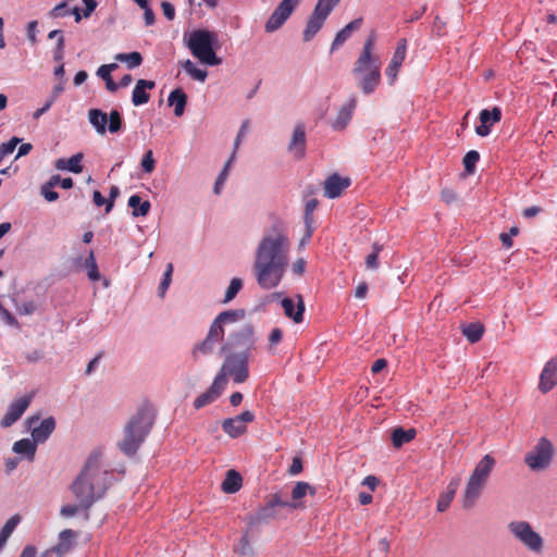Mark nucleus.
I'll list each match as a JSON object with an SVG mask.
<instances>
[{
  "instance_id": "obj_31",
  "label": "nucleus",
  "mask_w": 557,
  "mask_h": 557,
  "mask_svg": "<svg viewBox=\"0 0 557 557\" xmlns=\"http://www.w3.org/2000/svg\"><path fill=\"white\" fill-rule=\"evenodd\" d=\"M458 486H459V479H454L449 482L446 492L443 493L437 500V510L438 511L443 512L449 507L451 500L454 499V497L456 495Z\"/></svg>"
},
{
  "instance_id": "obj_15",
  "label": "nucleus",
  "mask_w": 557,
  "mask_h": 557,
  "mask_svg": "<svg viewBox=\"0 0 557 557\" xmlns=\"http://www.w3.org/2000/svg\"><path fill=\"white\" fill-rule=\"evenodd\" d=\"M34 398V393L24 394L17 398H15L8 408L7 413L3 416L0 421V425L2 428H9L14 424L26 411L29 407L32 400Z\"/></svg>"
},
{
  "instance_id": "obj_60",
  "label": "nucleus",
  "mask_w": 557,
  "mask_h": 557,
  "mask_svg": "<svg viewBox=\"0 0 557 557\" xmlns=\"http://www.w3.org/2000/svg\"><path fill=\"white\" fill-rule=\"evenodd\" d=\"M15 309L18 314L29 315L36 310V306L33 301H26L23 304H16Z\"/></svg>"
},
{
  "instance_id": "obj_29",
  "label": "nucleus",
  "mask_w": 557,
  "mask_h": 557,
  "mask_svg": "<svg viewBox=\"0 0 557 557\" xmlns=\"http://www.w3.org/2000/svg\"><path fill=\"white\" fill-rule=\"evenodd\" d=\"M169 104L174 107V114L175 116L183 115L185 111V107L187 103V96L181 88L174 89L169 98H168Z\"/></svg>"
},
{
  "instance_id": "obj_43",
  "label": "nucleus",
  "mask_w": 557,
  "mask_h": 557,
  "mask_svg": "<svg viewBox=\"0 0 557 557\" xmlns=\"http://www.w3.org/2000/svg\"><path fill=\"white\" fill-rule=\"evenodd\" d=\"M115 60L125 62L128 69L137 67L143 62L141 54L136 51L131 53H119L115 55Z\"/></svg>"
},
{
  "instance_id": "obj_63",
  "label": "nucleus",
  "mask_w": 557,
  "mask_h": 557,
  "mask_svg": "<svg viewBox=\"0 0 557 557\" xmlns=\"http://www.w3.org/2000/svg\"><path fill=\"white\" fill-rule=\"evenodd\" d=\"M83 3L85 5L84 10H83V16L85 18H88L91 13L95 11V9L97 8V1L96 0H83Z\"/></svg>"
},
{
  "instance_id": "obj_61",
  "label": "nucleus",
  "mask_w": 557,
  "mask_h": 557,
  "mask_svg": "<svg viewBox=\"0 0 557 557\" xmlns=\"http://www.w3.org/2000/svg\"><path fill=\"white\" fill-rule=\"evenodd\" d=\"M0 318L8 324V325H11V326H17V322L15 320V318L9 312V310H7L5 308H3L2 306H0Z\"/></svg>"
},
{
  "instance_id": "obj_42",
  "label": "nucleus",
  "mask_w": 557,
  "mask_h": 557,
  "mask_svg": "<svg viewBox=\"0 0 557 557\" xmlns=\"http://www.w3.org/2000/svg\"><path fill=\"white\" fill-rule=\"evenodd\" d=\"M500 117L502 111L497 107H494L491 111L484 109L480 112V122L483 124H487L490 127L495 123H498L500 121Z\"/></svg>"
},
{
  "instance_id": "obj_9",
  "label": "nucleus",
  "mask_w": 557,
  "mask_h": 557,
  "mask_svg": "<svg viewBox=\"0 0 557 557\" xmlns=\"http://www.w3.org/2000/svg\"><path fill=\"white\" fill-rule=\"evenodd\" d=\"M248 358L247 351H237L230 354L213 383H243L248 379Z\"/></svg>"
},
{
  "instance_id": "obj_57",
  "label": "nucleus",
  "mask_w": 557,
  "mask_h": 557,
  "mask_svg": "<svg viewBox=\"0 0 557 557\" xmlns=\"http://www.w3.org/2000/svg\"><path fill=\"white\" fill-rule=\"evenodd\" d=\"M64 47H65V40L63 35H60V37L57 40L55 48L53 49V60L55 62L61 63L64 58Z\"/></svg>"
},
{
  "instance_id": "obj_30",
  "label": "nucleus",
  "mask_w": 557,
  "mask_h": 557,
  "mask_svg": "<svg viewBox=\"0 0 557 557\" xmlns=\"http://www.w3.org/2000/svg\"><path fill=\"white\" fill-rule=\"evenodd\" d=\"M88 120L99 135L107 132L108 115L99 109H91L88 112Z\"/></svg>"
},
{
  "instance_id": "obj_50",
  "label": "nucleus",
  "mask_w": 557,
  "mask_h": 557,
  "mask_svg": "<svg viewBox=\"0 0 557 557\" xmlns=\"http://www.w3.org/2000/svg\"><path fill=\"white\" fill-rule=\"evenodd\" d=\"M81 510H86L84 506H81L79 502H76V504H67L61 507L60 515L63 518H72L76 513H78Z\"/></svg>"
},
{
  "instance_id": "obj_56",
  "label": "nucleus",
  "mask_w": 557,
  "mask_h": 557,
  "mask_svg": "<svg viewBox=\"0 0 557 557\" xmlns=\"http://www.w3.org/2000/svg\"><path fill=\"white\" fill-rule=\"evenodd\" d=\"M381 247L377 245L373 246V251L366 258V265L368 269L376 270L379 268V253H380Z\"/></svg>"
},
{
  "instance_id": "obj_17",
  "label": "nucleus",
  "mask_w": 557,
  "mask_h": 557,
  "mask_svg": "<svg viewBox=\"0 0 557 557\" xmlns=\"http://www.w3.org/2000/svg\"><path fill=\"white\" fill-rule=\"evenodd\" d=\"M280 304L286 318L293 320L295 323L302 322L305 302L300 295L294 298L284 297Z\"/></svg>"
},
{
  "instance_id": "obj_33",
  "label": "nucleus",
  "mask_w": 557,
  "mask_h": 557,
  "mask_svg": "<svg viewBox=\"0 0 557 557\" xmlns=\"http://www.w3.org/2000/svg\"><path fill=\"white\" fill-rule=\"evenodd\" d=\"M20 521L21 517L18 515H14L2 527L0 530V550L5 546L9 537L14 532Z\"/></svg>"
},
{
  "instance_id": "obj_21",
  "label": "nucleus",
  "mask_w": 557,
  "mask_h": 557,
  "mask_svg": "<svg viewBox=\"0 0 557 557\" xmlns=\"http://www.w3.org/2000/svg\"><path fill=\"white\" fill-rule=\"evenodd\" d=\"M154 88V82L139 79L132 94V102L134 106H141L149 101L150 95L147 92L148 89Z\"/></svg>"
},
{
  "instance_id": "obj_22",
  "label": "nucleus",
  "mask_w": 557,
  "mask_h": 557,
  "mask_svg": "<svg viewBox=\"0 0 557 557\" xmlns=\"http://www.w3.org/2000/svg\"><path fill=\"white\" fill-rule=\"evenodd\" d=\"M75 536L76 533L73 530L66 529L61 531L59 534V543L53 546L49 553L53 552L59 557H63L73 547Z\"/></svg>"
},
{
  "instance_id": "obj_51",
  "label": "nucleus",
  "mask_w": 557,
  "mask_h": 557,
  "mask_svg": "<svg viewBox=\"0 0 557 557\" xmlns=\"http://www.w3.org/2000/svg\"><path fill=\"white\" fill-rule=\"evenodd\" d=\"M21 139L17 137H12L9 141L0 145V162L2 159L9 154H11L16 146L20 144Z\"/></svg>"
},
{
  "instance_id": "obj_36",
  "label": "nucleus",
  "mask_w": 557,
  "mask_h": 557,
  "mask_svg": "<svg viewBox=\"0 0 557 557\" xmlns=\"http://www.w3.org/2000/svg\"><path fill=\"white\" fill-rule=\"evenodd\" d=\"M128 206L133 209V216L147 215L151 207L149 201H141V198L138 195H133L129 197Z\"/></svg>"
},
{
  "instance_id": "obj_35",
  "label": "nucleus",
  "mask_w": 557,
  "mask_h": 557,
  "mask_svg": "<svg viewBox=\"0 0 557 557\" xmlns=\"http://www.w3.org/2000/svg\"><path fill=\"white\" fill-rule=\"evenodd\" d=\"M416 436L414 429L404 430L397 428L392 433V442L395 447H401L404 444L409 443Z\"/></svg>"
},
{
  "instance_id": "obj_5",
  "label": "nucleus",
  "mask_w": 557,
  "mask_h": 557,
  "mask_svg": "<svg viewBox=\"0 0 557 557\" xmlns=\"http://www.w3.org/2000/svg\"><path fill=\"white\" fill-rule=\"evenodd\" d=\"M244 315V310H226L219 313L210 325L206 338L194 347V357L211 355L222 343L226 329L238 322Z\"/></svg>"
},
{
  "instance_id": "obj_52",
  "label": "nucleus",
  "mask_w": 557,
  "mask_h": 557,
  "mask_svg": "<svg viewBox=\"0 0 557 557\" xmlns=\"http://www.w3.org/2000/svg\"><path fill=\"white\" fill-rule=\"evenodd\" d=\"M69 1L70 0H64L51 9L48 13L49 17L59 18L69 15L71 13V10H67Z\"/></svg>"
},
{
  "instance_id": "obj_32",
  "label": "nucleus",
  "mask_w": 557,
  "mask_h": 557,
  "mask_svg": "<svg viewBox=\"0 0 557 557\" xmlns=\"http://www.w3.org/2000/svg\"><path fill=\"white\" fill-rule=\"evenodd\" d=\"M243 479L235 470H228L225 479L222 482V490L224 493L233 494L240 490Z\"/></svg>"
},
{
  "instance_id": "obj_40",
  "label": "nucleus",
  "mask_w": 557,
  "mask_h": 557,
  "mask_svg": "<svg viewBox=\"0 0 557 557\" xmlns=\"http://www.w3.org/2000/svg\"><path fill=\"white\" fill-rule=\"evenodd\" d=\"M58 184L59 175H52L50 180L41 186L40 193L47 201L52 202L59 199V194L52 190Z\"/></svg>"
},
{
  "instance_id": "obj_27",
  "label": "nucleus",
  "mask_w": 557,
  "mask_h": 557,
  "mask_svg": "<svg viewBox=\"0 0 557 557\" xmlns=\"http://www.w3.org/2000/svg\"><path fill=\"white\" fill-rule=\"evenodd\" d=\"M12 449H13L14 453H16L18 455H23L29 461H32L35 458V454H36V449H37V444L33 440L23 438V440H20L17 442H15L13 444Z\"/></svg>"
},
{
  "instance_id": "obj_25",
  "label": "nucleus",
  "mask_w": 557,
  "mask_h": 557,
  "mask_svg": "<svg viewBox=\"0 0 557 557\" xmlns=\"http://www.w3.org/2000/svg\"><path fill=\"white\" fill-rule=\"evenodd\" d=\"M318 206V201L315 199H310L306 202V211H305V225H306V234L300 240V245H306L310 237L312 236L314 226H313V216L312 212L315 210Z\"/></svg>"
},
{
  "instance_id": "obj_28",
  "label": "nucleus",
  "mask_w": 557,
  "mask_h": 557,
  "mask_svg": "<svg viewBox=\"0 0 557 557\" xmlns=\"http://www.w3.org/2000/svg\"><path fill=\"white\" fill-rule=\"evenodd\" d=\"M222 392H223L222 385H211L207 392H205L203 394H201L200 396H198L195 399V403H194L195 408L200 409V408L213 403L215 399H218L220 397Z\"/></svg>"
},
{
  "instance_id": "obj_59",
  "label": "nucleus",
  "mask_w": 557,
  "mask_h": 557,
  "mask_svg": "<svg viewBox=\"0 0 557 557\" xmlns=\"http://www.w3.org/2000/svg\"><path fill=\"white\" fill-rule=\"evenodd\" d=\"M92 198H94V202L100 207L102 205H106V212H110L113 208V201L112 200H107L100 191L98 190H95L94 194H92Z\"/></svg>"
},
{
  "instance_id": "obj_49",
  "label": "nucleus",
  "mask_w": 557,
  "mask_h": 557,
  "mask_svg": "<svg viewBox=\"0 0 557 557\" xmlns=\"http://www.w3.org/2000/svg\"><path fill=\"white\" fill-rule=\"evenodd\" d=\"M479 159H480V154L478 151L471 150V151L467 152L462 160L465 170L470 174L473 173L475 163L479 161Z\"/></svg>"
},
{
  "instance_id": "obj_10",
  "label": "nucleus",
  "mask_w": 557,
  "mask_h": 557,
  "mask_svg": "<svg viewBox=\"0 0 557 557\" xmlns=\"http://www.w3.org/2000/svg\"><path fill=\"white\" fill-rule=\"evenodd\" d=\"M555 455V448L550 440L542 436L535 445L524 455V463L531 471H544L550 467Z\"/></svg>"
},
{
  "instance_id": "obj_23",
  "label": "nucleus",
  "mask_w": 557,
  "mask_h": 557,
  "mask_svg": "<svg viewBox=\"0 0 557 557\" xmlns=\"http://www.w3.org/2000/svg\"><path fill=\"white\" fill-rule=\"evenodd\" d=\"M84 156L82 152H78L72 156L70 159H57L54 162V168L59 171H70L73 173H81L83 171L82 160Z\"/></svg>"
},
{
  "instance_id": "obj_24",
  "label": "nucleus",
  "mask_w": 557,
  "mask_h": 557,
  "mask_svg": "<svg viewBox=\"0 0 557 557\" xmlns=\"http://www.w3.org/2000/svg\"><path fill=\"white\" fill-rule=\"evenodd\" d=\"M362 25V18L359 17V18H356L354 21H351L350 23H348L343 29H341L333 42H332V51L339 48L342 45H344V42L351 36L352 32L355 30H358Z\"/></svg>"
},
{
  "instance_id": "obj_11",
  "label": "nucleus",
  "mask_w": 557,
  "mask_h": 557,
  "mask_svg": "<svg viewBox=\"0 0 557 557\" xmlns=\"http://www.w3.org/2000/svg\"><path fill=\"white\" fill-rule=\"evenodd\" d=\"M338 2L339 0H318L302 30V40L305 42H309L314 38Z\"/></svg>"
},
{
  "instance_id": "obj_39",
  "label": "nucleus",
  "mask_w": 557,
  "mask_h": 557,
  "mask_svg": "<svg viewBox=\"0 0 557 557\" xmlns=\"http://www.w3.org/2000/svg\"><path fill=\"white\" fill-rule=\"evenodd\" d=\"M235 158H236L235 151H233L231 157H230V159L224 164L221 173L219 174V176H218V178H216V181L214 183L213 193L215 195H220L221 194L223 185H224L225 181L227 180L230 169H231L233 162L235 161Z\"/></svg>"
},
{
  "instance_id": "obj_45",
  "label": "nucleus",
  "mask_w": 557,
  "mask_h": 557,
  "mask_svg": "<svg viewBox=\"0 0 557 557\" xmlns=\"http://www.w3.org/2000/svg\"><path fill=\"white\" fill-rule=\"evenodd\" d=\"M85 268L87 270V276L91 281H98L100 278V273L98 271V265L96 263L94 251H89L87 258L85 259Z\"/></svg>"
},
{
  "instance_id": "obj_16",
  "label": "nucleus",
  "mask_w": 557,
  "mask_h": 557,
  "mask_svg": "<svg viewBox=\"0 0 557 557\" xmlns=\"http://www.w3.org/2000/svg\"><path fill=\"white\" fill-rule=\"evenodd\" d=\"M306 126L304 123H297L290 134V138L287 145L288 153L296 160H301L306 156Z\"/></svg>"
},
{
  "instance_id": "obj_38",
  "label": "nucleus",
  "mask_w": 557,
  "mask_h": 557,
  "mask_svg": "<svg viewBox=\"0 0 557 557\" xmlns=\"http://www.w3.org/2000/svg\"><path fill=\"white\" fill-rule=\"evenodd\" d=\"M310 492L311 494L314 493V488L311 487L306 482H297L295 487L292 491V500L289 503H294L295 509L301 507L300 499L307 495V493Z\"/></svg>"
},
{
  "instance_id": "obj_64",
  "label": "nucleus",
  "mask_w": 557,
  "mask_h": 557,
  "mask_svg": "<svg viewBox=\"0 0 557 557\" xmlns=\"http://www.w3.org/2000/svg\"><path fill=\"white\" fill-rule=\"evenodd\" d=\"M305 270H306V261L302 258L297 259L292 264V271L296 275H302L305 273Z\"/></svg>"
},
{
  "instance_id": "obj_20",
  "label": "nucleus",
  "mask_w": 557,
  "mask_h": 557,
  "mask_svg": "<svg viewBox=\"0 0 557 557\" xmlns=\"http://www.w3.org/2000/svg\"><path fill=\"white\" fill-rule=\"evenodd\" d=\"M350 185L348 177H342L337 174L329 176L324 182V194L327 198L339 197L342 191Z\"/></svg>"
},
{
  "instance_id": "obj_6",
  "label": "nucleus",
  "mask_w": 557,
  "mask_h": 557,
  "mask_svg": "<svg viewBox=\"0 0 557 557\" xmlns=\"http://www.w3.org/2000/svg\"><path fill=\"white\" fill-rule=\"evenodd\" d=\"M496 465L495 458L486 454L475 465L472 473L470 474L462 495V506L471 508L476 499L482 494L487 480L493 472Z\"/></svg>"
},
{
  "instance_id": "obj_2",
  "label": "nucleus",
  "mask_w": 557,
  "mask_h": 557,
  "mask_svg": "<svg viewBox=\"0 0 557 557\" xmlns=\"http://www.w3.org/2000/svg\"><path fill=\"white\" fill-rule=\"evenodd\" d=\"M113 479L112 472L100 465V454L92 453L81 473L71 484L70 490L76 502L84 506L86 511L100 499Z\"/></svg>"
},
{
  "instance_id": "obj_37",
  "label": "nucleus",
  "mask_w": 557,
  "mask_h": 557,
  "mask_svg": "<svg viewBox=\"0 0 557 557\" xmlns=\"http://www.w3.org/2000/svg\"><path fill=\"white\" fill-rule=\"evenodd\" d=\"M223 431L231 437H237L246 432L247 426L243 425L239 420L230 418L222 423Z\"/></svg>"
},
{
  "instance_id": "obj_46",
  "label": "nucleus",
  "mask_w": 557,
  "mask_h": 557,
  "mask_svg": "<svg viewBox=\"0 0 557 557\" xmlns=\"http://www.w3.org/2000/svg\"><path fill=\"white\" fill-rule=\"evenodd\" d=\"M242 287H243V280L239 277H233L230 282L228 287L225 290L223 302L227 304V302L232 301L236 297L238 292L242 289Z\"/></svg>"
},
{
  "instance_id": "obj_18",
  "label": "nucleus",
  "mask_w": 557,
  "mask_h": 557,
  "mask_svg": "<svg viewBox=\"0 0 557 557\" xmlns=\"http://www.w3.org/2000/svg\"><path fill=\"white\" fill-rule=\"evenodd\" d=\"M356 106L357 100L352 97L338 109L335 117L331 121V126L334 131H343L348 126Z\"/></svg>"
},
{
  "instance_id": "obj_34",
  "label": "nucleus",
  "mask_w": 557,
  "mask_h": 557,
  "mask_svg": "<svg viewBox=\"0 0 557 557\" xmlns=\"http://www.w3.org/2000/svg\"><path fill=\"white\" fill-rule=\"evenodd\" d=\"M540 383H557V356L545 363Z\"/></svg>"
},
{
  "instance_id": "obj_48",
  "label": "nucleus",
  "mask_w": 557,
  "mask_h": 557,
  "mask_svg": "<svg viewBox=\"0 0 557 557\" xmlns=\"http://www.w3.org/2000/svg\"><path fill=\"white\" fill-rule=\"evenodd\" d=\"M249 532L246 531L239 542L234 546V553L240 556H247L252 553V548L249 542Z\"/></svg>"
},
{
  "instance_id": "obj_58",
  "label": "nucleus",
  "mask_w": 557,
  "mask_h": 557,
  "mask_svg": "<svg viewBox=\"0 0 557 557\" xmlns=\"http://www.w3.org/2000/svg\"><path fill=\"white\" fill-rule=\"evenodd\" d=\"M37 33H38V22L37 21L28 22L27 26H26V35H27V39L30 41L32 45H35L37 42Z\"/></svg>"
},
{
  "instance_id": "obj_3",
  "label": "nucleus",
  "mask_w": 557,
  "mask_h": 557,
  "mask_svg": "<svg viewBox=\"0 0 557 557\" xmlns=\"http://www.w3.org/2000/svg\"><path fill=\"white\" fill-rule=\"evenodd\" d=\"M154 408L149 404L141 405L124 428L123 438L119 448L126 455H134L151 430L154 421Z\"/></svg>"
},
{
  "instance_id": "obj_1",
  "label": "nucleus",
  "mask_w": 557,
  "mask_h": 557,
  "mask_svg": "<svg viewBox=\"0 0 557 557\" xmlns=\"http://www.w3.org/2000/svg\"><path fill=\"white\" fill-rule=\"evenodd\" d=\"M290 240L285 232L272 228L258 242L253 252L252 271L258 285L273 289L280 285L287 270Z\"/></svg>"
},
{
  "instance_id": "obj_53",
  "label": "nucleus",
  "mask_w": 557,
  "mask_h": 557,
  "mask_svg": "<svg viewBox=\"0 0 557 557\" xmlns=\"http://www.w3.org/2000/svg\"><path fill=\"white\" fill-rule=\"evenodd\" d=\"M108 121H109L108 129L110 133H117L121 129L122 117H121V114L116 110H113L110 112Z\"/></svg>"
},
{
  "instance_id": "obj_14",
  "label": "nucleus",
  "mask_w": 557,
  "mask_h": 557,
  "mask_svg": "<svg viewBox=\"0 0 557 557\" xmlns=\"http://www.w3.org/2000/svg\"><path fill=\"white\" fill-rule=\"evenodd\" d=\"M25 423L36 444L45 443L55 429V421L52 417L40 420L38 416H32L26 419Z\"/></svg>"
},
{
  "instance_id": "obj_55",
  "label": "nucleus",
  "mask_w": 557,
  "mask_h": 557,
  "mask_svg": "<svg viewBox=\"0 0 557 557\" xmlns=\"http://www.w3.org/2000/svg\"><path fill=\"white\" fill-rule=\"evenodd\" d=\"M141 168L145 173L153 172V170L156 168V161L153 159L152 150H148L145 152V154L141 159Z\"/></svg>"
},
{
  "instance_id": "obj_12",
  "label": "nucleus",
  "mask_w": 557,
  "mask_h": 557,
  "mask_svg": "<svg viewBox=\"0 0 557 557\" xmlns=\"http://www.w3.org/2000/svg\"><path fill=\"white\" fill-rule=\"evenodd\" d=\"M255 342L253 326L249 323H243L230 333L226 342L221 347V351L232 354L238 350L247 351L249 355Z\"/></svg>"
},
{
  "instance_id": "obj_62",
  "label": "nucleus",
  "mask_w": 557,
  "mask_h": 557,
  "mask_svg": "<svg viewBox=\"0 0 557 557\" xmlns=\"http://www.w3.org/2000/svg\"><path fill=\"white\" fill-rule=\"evenodd\" d=\"M49 554V550H46L40 556H37V550L34 546L27 545L23 548L20 557H47Z\"/></svg>"
},
{
  "instance_id": "obj_47",
  "label": "nucleus",
  "mask_w": 557,
  "mask_h": 557,
  "mask_svg": "<svg viewBox=\"0 0 557 557\" xmlns=\"http://www.w3.org/2000/svg\"><path fill=\"white\" fill-rule=\"evenodd\" d=\"M172 274H173V264L168 263L166 269L163 273V278L160 282L159 287H158V295L160 298H163L165 296V293L169 289L171 282H172Z\"/></svg>"
},
{
  "instance_id": "obj_8",
  "label": "nucleus",
  "mask_w": 557,
  "mask_h": 557,
  "mask_svg": "<svg viewBox=\"0 0 557 557\" xmlns=\"http://www.w3.org/2000/svg\"><path fill=\"white\" fill-rule=\"evenodd\" d=\"M510 536L529 553L542 555L545 549L543 535L527 520L515 519L507 523Z\"/></svg>"
},
{
  "instance_id": "obj_13",
  "label": "nucleus",
  "mask_w": 557,
  "mask_h": 557,
  "mask_svg": "<svg viewBox=\"0 0 557 557\" xmlns=\"http://www.w3.org/2000/svg\"><path fill=\"white\" fill-rule=\"evenodd\" d=\"M302 0H282L264 24V30L272 34L278 30L292 16Z\"/></svg>"
},
{
  "instance_id": "obj_26",
  "label": "nucleus",
  "mask_w": 557,
  "mask_h": 557,
  "mask_svg": "<svg viewBox=\"0 0 557 557\" xmlns=\"http://www.w3.org/2000/svg\"><path fill=\"white\" fill-rule=\"evenodd\" d=\"M275 515V511H271L270 508L264 505L258 511L246 516L245 521L249 528H253L261 523L268 522L270 519H273Z\"/></svg>"
},
{
  "instance_id": "obj_4",
  "label": "nucleus",
  "mask_w": 557,
  "mask_h": 557,
  "mask_svg": "<svg viewBox=\"0 0 557 557\" xmlns=\"http://www.w3.org/2000/svg\"><path fill=\"white\" fill-rule=\"evenodd\" d=\"M374 39L369 37L352 69L358 77V86L364 95L372 94L381 81V61L373 53Z\"/></svg>"
},
{
  "instance_id": "obj_44",
  "label": "nucleus",
  "mask_w": 557,
  "mask_h": 557,
  "mask_svg": "<svg viewBox=\"0 0 557 557\" xmlns=\"http://www.w3.org/2000/svg\"><path fill=\"white\" fill-rule=\"evenodd\" d=\"M184 70L196 81L205 82L207 78V71L196 66L190 60H186L183 64Z\"/></svg>"
},
{
  "instance_id": "obj_19",
  "label": "nucleus",
  "mask_w": 557,
  "mask_h": 557,
  "mask_svg": "<svg viewBox=\"0 0 557 557\" xmlns=\"http://www.w3.org/2000/svg\"><path fill=\"white\" fill-rule=\"evenodd\" d=\"M406 51H407L406 39H400L397 42L396 50H395V52L391 59V62L385 71L391 85L394 84V82L396 81L398 71L406 58Z\"/></svg>"
},
{
  "instance_id": "obj_54",
  "label": "nucleus",
  "mask_w": 557,
  "mask_h": 557,
  "mask_svg": "<svg viewBox=\"0 0 557 557\" xmlns=\"http://www.w3.org/2000/svg\"><path fill=\"white\" fill-rule=\"evenodd\" d=\"M271 511H275V507H287L295 509L294 503L283 500L277 494L273 495L265 504Z\"/></svg>"
},
{
  "instance_id": "obj_7",
  "label": "nucleus",
  "mask_w": 557,
  "mask_h": 557,
  "mask_svg": "<svg viewBox=\"0 0 557 557\" xmlns=\"http://www.w3.org/2000/svg\"><path fill=\"white\" fill-rule=\"evenodd\" d=\"M218 36L207 29L194 30L187 40V47L191 54L206 65H219L222 60L215 53Z\"/></svg>"
},
{
  "instance_id": "obj_41",
  "label": "nucleus",
  "mask_w": 557,
  "mask_h": 557,
  "mask_svg": "<svg viewBox=\"0 0 557 557\" xmlns=\"http://www.w3.org/2000/svg\"><path fill=\"white\" fill-rule=\"evenodd\" d=\"M484 332V327L480 323H470L462 327V334L470 343L480 341Z\"/></svg>"
}]
</instances>
